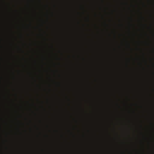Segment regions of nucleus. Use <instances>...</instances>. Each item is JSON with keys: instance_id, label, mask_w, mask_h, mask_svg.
Returning <instances> with one entry per match:
<instances>
[{"instance_id": "obj_1", "label": "nucleus", "mask_w": 154, "mask_h": 154, "mask_svg": "<svg viewBox=\"0 0 154 154\" xmlns=\"http://www.w3.org/2000/svg\"><path fill=\"white\" fill-rule=\"evenodd\" d=\"M57 85L58 86H60V83H58L57 84Z\"/></svg>"}]
</instances>
